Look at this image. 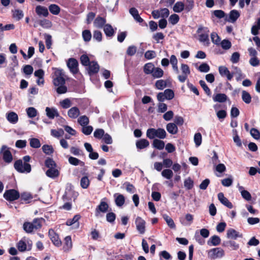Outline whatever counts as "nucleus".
I'll list each match as a JSON object with an SVG mask.
<instances>
[{"instance_id":"052dcab7","label":"nucleus","mask_w":260,"mask_h":260,"mask_svg":"<svg viewBox=\"0 0 260 260\" xmlns=\"http://www.w3.org/2000/svg\"><path fill=\"white\" fill-rule=\"evenodd\" d=\"M108 207L109 206L108 204L102 201L98 206V209L100 211L105 213L108 210Z\"/></svg>"},{"instance_id":"6e6d98bb","label":"nucleus","mask_w":260,"mask_h":260,"mask_svg":"<svg viewBox=\"0 0 260 260\" xmlns=\"http://www.w3.org/2000/svg\"><path fill=\"white\" fill-rule=\"evenodd\" d=\"M161 175L167 179H170L173 176V173L170 169H165L161 172Z\"/></svg>"},{"instance_id":"473e14b6","label":"nucleus","mask_w":260,"mask_h":260,"mask_svg":"<svg viewBox=\"0 0 260 260\" xmlns=\"http://www.w3.org/2000/svg\"><path fill=\"white\" fill-rule=\"evenodd\" d=\"M149 145V141L145 139L138 140L136 142V146L138 148L142 149L147 147Z\"/></svg>"},{"instance_id":"5701e85b","label":"nucleus","mask_w":260,"mask_h":260,"mask_svg":"<svg viewBox=\"0 0 260 260\" xmlns=\"http://www.w3.org/2000/svg\"><path fill=\"white\" fill-rule=\"evenodd\" d=\"M80 114V110L77 107H73L68 111V115L72 119L77 118Z\"/></svg>"},{"instance_id":"58836bf2","label":"nucleus","mask_w":260,"mask_h":260,"mask_svg":"<svg viewBox=\"0 0 260 260\" xmlns=\"http://www.w3.org/2000/svg\"><path fill=\"white\" fill-rule=\"evenodd\" d=\"M151 75L154 78H159L163 76L164 71L160 68H154Z\"/></svg>"},{"instance_id":"dca6fc26","label":"nucleus","mask_w":260,"mask_h":260,"mask_svg":"<svg viewBox=\"0 0 260 260\" xmlns=\"http://www.w3.org/2000/svg\"><path fill=\"white\" fill-rule=\"evenodd\" d=\"M49 235L51 241L56 246H60L61 244V242L59 239L58 236L56 234L54 231L50 230L49 231Z\"/></svg>"},{"instance_id":"aec40b11","label":"nucleus","mask_w":260,"mask_h":260,"mask_svg":"<svg viewBox=\"0 0 260 260\" xmlns=\"http://www.w3.org/2000/svg\"><path fill=\"white\" fill-rule=\"evenodd\" d=\"M193 64L199 72L202 73H208L210 69V66L206 62L202 63L200 66L198 63H194Z\"/></svg>"},{"instance_id":"e2e57ef3","label":"nucleus","mask_w":260,"mask_h":260,"mask_svg":"<svg viewBox=\"0 0 260 260\" xmlns=\"http://www.w3.org/2000/svg\"><path fill=\"white\" fill-rule=\"evenodd\" d=\"M179 20V16L176 14L171 15L169 18V22L172 25H175Z\"/></svg>"},{"instance_id":"c756f323","label":"nucleus","mask_w":260,"mask_h":260,"mask_svg":"<svg viewBox=\"0 0 260 260\" xmlns=\"http://www.w3.org/2000/svg\"><path fill=\"white\" fill-rule=\"evenodd\" d=\"M6 117L8 121L12 124L16 123L18 120L17 114L14 112L7 113Z\"/></svg>"},{"instance_id":"13d9d810","label":"nucleus","mask_w":260,"mask_h":260,"mask_svg":"<svg viewBox=\"0 0 260 260\" xmlns=\"http://www.w3.org/2000/svg\"><path fill=\"white\" fill-rule=\"evenodd\" d=\"M90 183L89 180L87 176H84L81 179V186L84 189L87 188Z\"/></svg>"},{"instance_id":"6e6552de","label":"nucleus","mask_w":260,"mask_h":260,"mask_svg":"<svg viewBox=\"0 0 260 260\" xmlns=\"http://www.w3.org/2000/svg\"><path fill=\"white\" fill-rule=\"evenodd\" d=\"M180 70L182 74L178 75V79L180 82L183 83L186 81L188 76L190 74V71L189 66L184 63L181 64Z\"/></svg>"},{"instance_id":"ea45409f","label":"nucleus","mask_w":260,"mask_h":260,"mask_svg":"<svg viewBox=\"0 0 260 260\" xmlns=\"http://www.w3.org/2000/svg\"><path fill=\"white\" fill-rule=\"evenodd\" d=\"M88 66L89 72L90 73H96L99 70V66L96 62H90Z\"/></svg>"},{"instance_id":"f704fd0d","label":"nucleus","mask_w":260,"mask_h":260,"mask_svg":"<svg viewBox=\"0 0 260 260\" xmlns=\"http://www.w3.org/2000/svg\"><path fill=\"white\" fill-rule=\"evenodd\" d=\"M167 131L171 134H176L178 132V127L176 124L169 123L166 126Z\"/></svg>"},{"instance_id":"2eb2a0df","label":"nucleus","mask_w":260,"mask_h":260,"mask_svg":"<svg viewBox=\"0 0 260 260\" xmlns=\"http://www.w3.org/2000/svg\"><path fill=\"white\" fill-rule=\"evenodd\" d=\"M219 73L221 76H225L229 80L233 77V74L231 73L228 69L225 66H220L218 68Z\"/></svg>"},{"instance_id":"4468645a","label":"nucleus","mask_w":260,"mask_h":260,"mask_svg":"<svg viewBox=\"0 0 260 260\" xmlns=\"http://www.w3.org/2000/svg\"><path fill=\"white\" fill-rule=\"evenodd\" d=\"M35 11L39 17H47L49 15L48 9L41 5L36 6Z\"/></svg>"},{"instance_id":"338daca9","label":"nucleus","mask_w":260,"mask_h":260,"mask_svg":"<svg viewBox=\"0 0 260 260\" xmlns=\"http://www.w3.org/2000/svg\"><path fill=\"white\" fill-rule=\"evenodd\" d=\"M105 134V131L103 129L99 128L95 129L93 133V136L97 139H102Z\"/></svg>"},{"instance_id":"0eeeda50","label":"nucleus","mask_w":260,"mask_h":260,"mask_svg":"<svg viewBox=\"0 0 260 260\" xmlns=\"http://www.w3.org/2000/svg\"><path fill=\"white\" fill-rule=\"evenodd\" d=\"M224 255V250L220 247L212 248L208 251V257L211 259L222 257Z\"/></svg>"},{"instance_id":"7c9ffc66","label":"nucleus","mask_w":260,"mask_h":260,"mask_svg":"<svg viewBox=\"0 0 260 260\" xmlns=\"http://www.w3.org/2000/svg\"><path fill=\"white\" fill-rule=\"evenodd\" d=\"M228 99L227 96L224 93H217L213 95V100L214 102L219 103L225 102Z\"/></svg>"},{"instance_id":"864d4df0","label":"nucleus","mask_w":260,"mask_h":260,"mask_svg":"<svg viewBox=\"0 0 260 260\" xmlns=\"http://www.w3.org/2000/svg\"><path fill=\"white\" fill-rule=\"evenodd\" d=\"M27 115L29 118H34L37 115V111L34 107H29L26 110Z\"/></svg>"},{"instance_id":"4be33fe9","label":"nucleus","mask_w":260,"mask_h":260,"mask_svg":"<svg viewBox=\"0 0 260 260\" xmlns=\"http://www.w3.org/2000/svg\"><path fill=\"white\" fill-rule=\"evenodd\" d=\"M240 14L238 11L233 10L230 12L229 18L227 19V21L231 23H234L240 17Z\"/></svg>"},{"instance_id":"4d7b16f0","label":"nucleus","mask_w":260,"mask_h":260,"mask_svg":"<svg viewBox=\"0 0 260 260\" xmlns=\"http://www.w3.org/2000/svg\"><path fill=\"white\" fill-rule=\"evenodd\" d=\"M78 122L82 126H83L88 125L89 121L88 118L86 116L83 115L80 116L78 118Z\"/></svg>"},{"instance_id":"774afa93","label":"nucleus","mask_w":260,"mask_h":260,"mask_svg":"<svg viewBox=\"0 0 260 260\" xmlns=\"http://www.w3.org/2000/svg\"><path fill=\"white\" fill-rule=\"evenodd\" d=\"M251 136L255 139L258 140L260 139V132L255 128H252L250 131Z\"/></svg>"},{"instance_id":"9d476101","label":"nucleus","mask_w":260,"mask_h":260,"mask_svg":"<svg viewBox=\"0 0 260 260\" xmlns=\"http://www.w3.org/2000/svg\"><path fill=\"white\" fill-rule=\"evenodd\" d=\"M1 153H2L4 160L6 162L10 163L12 161L13 157L12 154L7 146H2Z\"/></svg>"},{"instance_id":"1a4fd4ad","label":"nucleus","mask_w":260,"mask_h":260,"mask_svg":"<svg viewBox=\"0 0 260 260\" xmlns=\"http://www.w3.org/2000/svg\"><path fill=\"white\" fill-rule=\"evenodd\" d=\"M20 197L19 193L15 189H9L5 191L4 197L7 201H13L17 200Z\"/></svg>"},{"instance_id":"bb28decb","label":"nucleus","mask_w":260,"mask_h":260,"mask_svg":"<svg viewBox=\"0 0 260 260\" xmlns=\"http://www.w3.org/2000/svg\"><path fill=\"white\" fill-rule=\"evenodd\" d=\"M104 31L106 36L108 37H112L115 32V29L109 24H107L104 25Z\"/></svg>"},{"instance_id":"39448f33","label":"nucleus","mask_w":260,"mask_h":260,"mask_svg":"<svg viewBox=\"0 0 260 260\" xmlns=\"http://www.w3.org/2000/svg\"><path fill=\"white\" fill-rule=\"evenodd\" d=\"M65 76L62 70L56 69L54 73L53 84L55 86L65 84Z\"/></svg>"},{"instance_id":"a878e982","label":"nucleus","mask_w":260,"mask_h":260,"mask_svg":"<svg viewBox=\"0 0 260 260\" xmlns=\"http://www.w3.org/2000/svg\"><path fill=\"white\" fill-rule=\"evenodd\" d=\"M239 191L240 192L242 198L246 201H249L251 200V194L246 190L244 189V188L242 186H238V187Z\"/></svg>"},{"instance_id":"79ce46f5","label":"nucleus","mask_w":260,"mask_h":260,"mask_svg":"<svg viewBox=\"0 0 260 260\" xmlns=\"http://www.w3.org/2000/svg\"><path fill=\"white\" fill-rule=\"evenodd\" d=\"M155 87L159 90H162L167 86V81L164 80H158L155 84Z\"/></svg>"},{"instance_id":"6ab92c4d","label":"nucleus","mask_w":260,"mask_h":260,"mask_svg":"<svg viewBox=\"0 0 260 260\" xmlns=\"http://www.w3.org/2000/svg\"><path fill=\"white\" fill-rule=\"evenodd\" d=\"M193 216L190 214H186L185 218H180V222L181 223L185 226L190 225L193 221Z\"/></svg>"},{"instance_id":"680f3d73","label":"nucleus","mask_w":260,"mask_h":260,"mask_svg":"<svg viewBox=\"0 0 260 260\" xmlns=\"http://www.w3.org/2000/svg\"><path fill=\"white\" fill-rule=\"evenodd\" d=\"M220 45L222 48L224 50H228L231 48L232 46L231 42L226 39L223 40L221 42L220 41Z\"/></svg>"},{"instance_id":"a211bd4d","label":"nucleus","mask_w":260,"mask_h":260,"mask_svg":"<svg viewBox=\"0 0 260 260\" xmlns=\"http://www.w3.org/2000/svg\"><path fill=\"white\" fill-rule=\"evenodd\" d=\"M218 199L223 205L228 208L232 209L233 207L232 203L230 202L229 200L224 197L222 192H220L218 194Z\"/></svg>"},{"instance_id":"a18cd8bd","label":"nucleus","mask_w":260,"mask_h":260,"mask_svg":"<svg viewBox=\"0 0 260 260\" xmlns=\"http://www.w3.org/2000/svg\"><path fill=\"white\" fill-rule=\"evenodd\" d=\"M69 162L70 164L74 166L80 165L81 166H83L84 165V162L81 161L80 160L78 159L76 157H74L72 156L69 157Z\"/></svg>"},{"instance_id":"b1692460","label":"nucleus","mask_w":260,"mask_h":260,"mask_svg":"<svg viewBox=\"0 0 260 260\" xmlns=\"http://www.w3.org/2000/svg\"><path fill=\"white\" fill-rule=\"evenodd\" d=\"M115 202L117 206L121 207L125 203V198L123 195L116 193L114 194Z\"/></svg>"},{"instance_id":"a19ab883","label":"nucleus","mask_w":260,"mask_h":260,"mask_svg":"<svg viewBox=\"0 0 260 260\" xmlns=\"http://www.w3.org/2000/svg\"><path fill=\"white\" fill-rule=\"evenodd\" d=\"M13 17L17 20L22 19L24 16L23 12L22 10L19 9H15L12 10Z\"/></svg>"},{"instance_id":"3c124183","label":"nucleus","mask_w":260,"mask_h":260,"mask_svg":"<svg viewBox=\"0 0 260 260\" xmlns=\"http://www.w3.org/2000/svg\"><path fill=\"white\" fill-rule=\"evenodd\" d=\"M82 36L83 40L86 42H88L91 39V33L90 30L86 29L82 31Z\"/></svg>"},{"instance_id":"20e7f679","label":"nucleus","mask_w":260,"mask_h":260,"mask_svg":"<svg viewBox=\"0 0 260 260\" xmlns=\"http://www.w3.org/2000/svg\"><path fill=\"white\" fill-rule=\"evenodd\" d=\"M14 166L15 169L21 173H29L31 170L30 165L28 163L23 162L21 159L16 161Z\"/></svg>"},{"instance_id":"cd10ccee","label":"nucleus","mask_w":260,"mask_h":260,"mask_svg":"<svg viewBox=\"0 0 260 260\" xmlns=\"http://www.w3.org/2000/svg\"><path fill=\"white\" fill-rule=\"evenodd\" d=\"M226 237L229 239H236L238 237H241L242 235H240L235 230L229 229L226 232Z\"/></svg>"},{"instance_id":"e433bc0d","label":"nucleus","mask_w":260,"mask_h":260,"mask_svg":"<svg viewBox=\"0 0 260 260\" xmlns=\"http://www.w3.org/2000/svg\"><path fill=\"white\" fill-rule=\"evenodd\" d=\"M170 63L172 66L173 70L176 73H179V70L177 66L178 60L175 55H172L170 57Z\"/></svg>"},{"instance_id":"c9c22d12","label":"nucleus","mask_w":260,"mask_h":260,"mask_svg":"<svg viewBox=\"0 0 260 260\" xmlns=\"http://www.w3.org/2000/svg\"><path fill=\"white\" fill-rule=\"evenodd\" d=\"M223 246L228 247H230L232 250H236L239 248V244L234 241H228L224 242L223 243Z\"/></svg>"},{"instance_id":"423d86ee","label":"nucleus","mask_w":260,"mask_h":260,"mask_svg":"<svg viewBox=\"0 0 260 260\" xmlns=\"http://www.w3.org/2000/svg\"><path fill=\"white\" fill-rule=\"evenodd\" d=\"M31 246V241L26 237L22 238L17 244V248L21 252L30 250Z\"/></svg>"},{"instance_id":"4c0bfd02","label":"nucleus","mask_w":260,"mask_h":260,"mask_svg":"<svg viewBox=\"0 0 260 260\" xmlns=\"http://www.w3.org/2000/svg\"><path fill=\"white\" fill-rule=\"evenodd\" d=\"M155 67L152 63H146L144 66V72L146 74H152Z\"/></svg>"},{"instance_id":"72a5a7b5","label":"nucleus","mask_w":260,"mask_h":260,"mask_svg":"<svg viewBox=\"0 0 260 260\" xmlns=\"http://www.w3.org/2000/svg\"><path fill=\"white\" fill-rule=\"evenodd\" d=\"M106 20L105 18L101 17H98L94 20L93 22L94 26L97 28H102L106 23Z\"/></svg>"},{"instance_id":"9b49d317","label":"nucleus","mask_w":260,"mask_h":260,"mask_svg":"<svg viewBox=\"0 0 260 260\" xmlns=\"http://www.w3.org/2000/svg\"><path fill=\"white\" fill-rule=\"evenodd\" d=\"M135 224L136 225V228L140 234H143L145 233V224L146 222L144 220H143L140 217H137L135 220Z\"/></svg>"},{"instance_id":"412c9836","label":"nucleus","mask_w":260,"mask_h":260,"mask_svg":"<svg viewBox=\"0 0 260 260\" xmlns=\"http://www.w3.org/2000/svg\"><path fill=\"white\" fill-rule=\"evenodd\" d=\"M73 247V243L72 241L71 237L68 236L65 237L64 239V244L63 246V249L64 251H69L71 250Z\"/></svg>"},{"instance_id":"7ed1b4c3","label":"nucleus","mask_w":260,"mask_h":260,"mask_svg":"<svg viewBox=\"0 0 260 260\" xmlns=\"http://www.w3.org/2000/svg\"><path fill=\"white\" fill-rule=\"evenodd\" d=\"M42 218H36L32 222H24L23 225L24 230L27 233H31L34 230L39 229L42 226Z\"/></svg>"},{"instance_id":"37998d69","label":"nucleus","mask_w":260,"mask_h":260,"mask_svg":"<svg viewBox=\"0 0 260 260\" xmlns=\"http://www.w3.org/2000/svg\"><path fill=\"white\" fill-rule=\"evenodd\" d=\"M49 10L53 15H58L60 11L59 7L55 4H51L49 6Z\"/></svg>"},{"instance_id":"5fc2aeb1","label":"nucleus","mask_w":260,"mask_h":260,"mask_svg":"<svg viewBox=\"0 0 260 260\" xmlns=\"http://www.w3.org/2000/svg\"><path fill=\"white\" fill-rule=\"evenodd\" d=\"M193 140L195 143L196 147L200 146L202 142V137L200 133L195 134L193 138Z\"/></svg>"},{"instance_id":"69168bd1","label":"nucleus","mask_w":260,"mask_h":260,"mask_svg":"<svg viewBox=\"0 0 260 260\" xmlns=\"http://www.w3.org/2000/svg\"><path fill=\"white\" fill-rule=\"evenodd\" d=\"M164 92L166 100H171L174 98V92L172 89H167Z\"/></svg>"},{"instance_id":"de8ad7c7","label":"nucleus","mask_w":260,"mask_h":260,"mask_svg":"<svg viewBox=\"0 0 260 260\" xmlns=\"http://www.w3.org/2000/svg\"><path fill=\"white\" fill-rule=\"evenodd\" d=\"M59 105L63 109H68L71 107L72 102L70 99L67 98L61 101Z\"/></svg>"},{"instance_id":"ddd939ff","label":"nucleus","mask_w":260,"mask_h":260,"mask_svg":"<svg viewBox=\"0 0 260 260\" xmlns=\"http://www.w3.org/2000/svg\"><path fill=\"white\" fill-rule=\"evenodd\" d=\"M80 218L79 215H76L72 219H69L66 221V224L68 226H73V229H77L79 228L80 224L79 220Z\"/></svg>"},{"instance_id":"f03ea898","label":"nucleus","mask_w":260,"mask_h":260,"mask_svg":"<svg viewBox=\"0 0 260 260\" xmlns=\"http://www.w3.org/2000/svg\"><path fill=\"white\" fill-rule=\"evenodd\" d=\"M146 136L150 139H153L155 138L164 139L166 137L167 133L163 128H150L147 130Z\"/></svg>"},{"instance_id":"f257e3e1","label":"nucleus","mask_w":260,"mask_h":260,"mask_svg":"<svg viewBox=\"0 0 260 260\" xmlns=\"http://www.w3.org/2000/svg\"><path fill=\"white\" fill-rule=\"evenodd\" d=\"M197 33L199 36V40L202 44L206 47H208L210 44L209 38V30L208 27L200 26L197 30Z\"/></svg>"},{"instance_id":"f8f14e48","label":"nucleus","mask_w":260,"mask_h":260,"mask_svg":"<svg viewBox=\"0 0 260 260\" xmlns=\"http://www.w3.org/2000/svg\"><path fill=\"white\" fill-rule=\"evenodd\" d=\"M67 66L73 74H76L78 72V62L76 59L69 58L67 61Z\"/></svg>"},{"instance_id":"8fccbe9b","label":"nucleus","mask_w":260,"mask_h":260,"mask_svg":"<svg viewBox=\"0 0 260 260\" xmlns=\"http://www.w3.org/2000/svg\"><path fill=\"white\" fill-rule=\"evenodd\" d=\"M163 218L167 222L168 225L172 228V229H175V223L172 219V218H171L170 216H169L167 214L163 215Z\"/></svg>"},{"instance_id":"f3484780","label":"nucleus","mask_w":260,"mask_h":260,"mask_svg":"<svg viewBox=\"0 0 260 260\" xmlns=\"http://www.w3.org/2000/svg\"><path fill=\"white\" fill-rule=\"evenodd\" d=\"M45 111L47 116L50 119H54L55 117L59 116L58 112L55 108L46 107Z\"/></svg>"},{"instance_id":"bf43d9fd","label":"nucleus","mask_w":260,"mask_h":260,"mask_svg":"<svg viewBox=\"0 0 260 260\" xmlns=\"http://www.w3.org/2000/svg\"><path fill=\"white\" fill-rule=\"evenodd\" d=\"M30 146L34 148H38L41 146V143L39 139L31 138L29 140Z\"/></svg>"},{"instance_id":"393cba45","label":"nucleus","mask_w":260,"mask_h":260,"mask_svg":"<svg viewBox=\"0 0 260 260\" xmlns=\"http://www.w3.org/2000/svg\"><path fill=\"white\" fill-rule=\"evenodd\" d=\"M129 12L137 22L139 23H142L143 22V19L140 16L138 11L135 8H131Z\"/></svg>"},{"instance_id":"603ef678","label":"nucleus","mask_w":260,"mask_h":260,"mask_svg":"<svg viewBox=\"0 0 260 260\" xmlns=\"http://www.w3.org/2000/svg\"><path fill=\"white\" fill-rule=\"evenodd\" d=\"M220 239L217 236H213L210 238V240L208 241V244H211L213 246H217L219 245L220 243Z\"/></svg>"},{"instance_id":"49530a36","label":"nucleus","mask_w":260,"mask_h":260,"mask_svg":"<svg viewBox=\"0 0 260 260\" xmlns=\"http://www.w3.org/2000/svg\"><path fill=\"white\" fill-rule=\"evenodd\" d=\"M242 99L246 104H249L251 101L250 94L245 90L242 91Z\"/></svg>"},{"instance_id":"c85d7f7f","label":"nucleus","mask_w":260,"mask_h":260,"mask_svg":"<svg viewBox=\"0 0 260 260\" xmlns=\"http://www.w3.org/2000/svg\"><path fill=\"white\" fill-rule=\"evenodd\" d=\"M59 174L58 170L55 168H50L46 172V175L49 178L54 179L57 178Z\"/></svg>"},{"instance_id":"0e129e2a","label":"nucleus","mask_w":260,"mask_h":260,"mask_svg":"<svg viewBox=\"0 0 260 260\" xmlns=\"http://www.w3.org/2000/svg\"><path fill=\"white\" fill-rule=\"evenodd\" d=\"M51 134L53 137L58 138L63 136L64 132L63 129L61 128L58 130L52 129L51 130Z\"/></svg>"},{"instance_id":"09e8293b","label":"nucleus","mask_w":260,"mask_h":260,"mask_svg":"<svg viewBox=\"0 0 260 260\" xmlns=\"http://www.w3.org/2000/svg\"><path fill=\"white\" fill-rule=\"evenodd\" d=\"M211 39L213 44H215L216 45H220L221 40L216 32H213L211 34Z\"/></svg>"},{"instance_id":"2f4dec72","label":"nucleus","mask_w":260,"mask_h":260,"mask_svg":"<svg viewBox=\"0 0 260 260\" xmlns=\"http://www.w3.org/2000/svg\"><path fill=\"white\" fill-rule=\"evenodd\" d=\"M184 8L185 5L182 2H177L174 4L173 10L175 13H180L184 10Z\"/></svg>"},{"instance_id":"c03bdc74","label":"nucleus","mask_w":260,"mask_h":260,"mask_svg":"<svg viewBox=\"0 0 260 260\" xmlns=\"http://www.w3.org/2000/svg\"><path fill=\"white\" fill-rule=\"evenodd\" d=\"M152 145L154 148L159 150L163 149L165 147V143L158 139H154Z\"/></svg>"}]
</instances>
